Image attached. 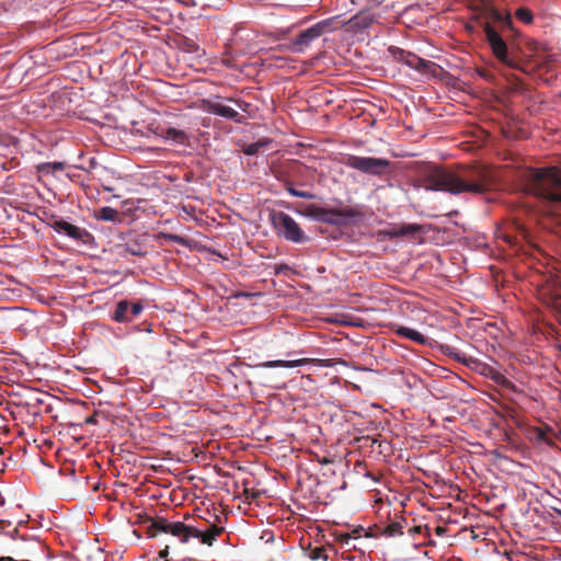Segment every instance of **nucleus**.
<instances>
[{
    "label": "nucleus",
    "instance_id": "1",
    "mask_svg": "<svg viewBox=\"0 0 561 561\" xmlns=\"http://www.w3.org/2000/svg\"><path fill=\"white\" fill-rule=\"evenodd\" d=\"M424 186L451 194H484L494 185L492 171L481 164L462 165L455 171L430 165L422 175Z\"/></svg>",
    "mask_w": 561,
    "mask_h": 561
},
{
    "label": "nucleus",
    "instance_id": "2",
    "mask_svg": "<svg viewBox=\"0 0 561 561\" xmlns=\"http://www.w3.org/2000/svg\"><path fill=\"white\" fill-rule=\"evenodd\" d=\"M537 197L561 207V169L548 168L538 170L529 185Z\"/></svg>",
    "mask_w": 561,
    "mask_h": 561
},
{
    "label": "nucleus",
    "instance_id": "3",
    "mask_svg": "<svg viewBox=\"0 0 561 561\" xmlns=\"http://www.w3.org/2000/svg\"><path fill=\"white\" fill-rule=\"evenodd\" d=\"M345 25L343 21H341L340 15L331 16L324 20L319 21L307 30L301 31L295 39H293V50L295 53H304L306 48H308L312 42L318 39L324 34H329L342 28Z\"/></svg>",
    "mask_w": 561,
    "mask_h": 561
},
{
    "label": "nucleus",
    "instance_id": "4",
    "mask_svg": "<svg viewBox=\"0 0 561 561\" xmlns=\"http://www.w3.org/2000/svg\"><path fill=\"white\" fill-rule=\"evenodd\" d=\"M302 214L323 224L343 226L346 225L348 220L357 217L359 211L350 206L327 208L316 204H309L306 206Z\"/></svg>",
    "mask_w": 561,
    "mask_h": 561
},
{
    "label": "nucleus",
    "instance_id": "5",
    "mask_svg": "<svg viewBox=\"0 0 561 561\" xmlns=\"http://www.w3.org/2000/svg\"><path fill=\"white\" fill-rule=\"evenodd\" d=\"M343 163L347 168L373 176H382L389 173L391 167V162L387 159L376 157H362L355 154L346 156Z\"/></svg>",
    "mask_w": 561,
    "mask_h": 561
},
{
    "label": "nucleus",
    "instance_id": "6",
    "mask_svg": "<svg viewBox=\"0 0 561 561\" xmlns=\"http://www.w3.org/2000/svg\"><path fill=\"white\" fill-rule=\"evenodd\" d=\"M271 220L277 234L294 243H302L308 240L299 225L284 211H276L271 215Z\"/></svg>",
    "mask_w": 561,
    "mask_h": 561
},
{
    "label": "nucleus",
    "instance_id": "7",
    "mask_svg": "<svg viewBox=\"0 0 561 561\" xmlns=\"http://www.w3.org/2000/svg\"><path fill=\"white\" fill-rule=\"evenodd\" d=\"M486 41L496 59L513 69H519L518 61L508 53V47L500 33L489 23L483 25Z\"/></svg>",
    "mask_w": 561,
    "mask_h": 561
},
{
    "label": "nucleus",
    "instance_id": "8",
    "mask_svg": "<svg viewBox=\"0 0 561 561\" xmlns=\"http://www.w3.org/2000/svg\"><path fill=\"white\" fill-rule=\"evenodd\" d=\"M389 51L392 54V56L403 62L404 65L409 66L412 69L417 70L421 73H428L433 72L436 68V64L431 60H425L415 54H412L410 51H405L399 47L391 46L389 48Z\"/></svg>",
    "mask_w": 561,
    "mask_h": 561
},
{
    "label": "nucleus",
    "instance_id": "9",
    "mask_svg": "<svg viewBox=\"0 0 561 561\" xmlns=\"http://www.w3.org/2000/svg\"><path fill=\"white\" fill-rule=\"evenodd\" d=\"M48 226L51 227L56 232L64 233L69 238L76 241H81L83 243H85L89 239L92 238L91 233L85 229H82L64 219H60L56 215H50Z\"/></svg>",
    "mask_w": 561,
    "mask_h": 561
},
{
    "label": "nucleus",
    "instance_id": "10",
    "mask_svg": "<svg viewBox=\"0 0 561 561\" xmlns=\"http://www.w3.org/2000/svg\"><path fill=\"white\" fill-rule=\"evenodd\" d=\"M144 307L140 302L129 304L127 300H121L117 302L116 308L112 314V320L115 322H129L137 317Z\"/></svg>",
    "mask_w": 561,
    "mask_h": 561
},
{
    "label": "nucleus",
    "instance_id": "11",
    "mask_svg": "<svg viewBox=\"0 0 561 561\" xmlns=\"http://www.w3.org/2000/svg\"><path fill=\"white\" fill-rule=\"evenodd\" d=\"M204 107L210 114L218 115L227 119H231L239 124L244 122V116L240 115L232 107L225 105L220 102L204 101Z\"/></svg>",
    "mask_w": 561,
    "mask_h": 561
},
{
    "label": "nucleus",
    "instance_id": "12",
    "mask_svg": "<svg viewBox=\"0 0 561 561\" xmlns=\"http://www.w3.org/2000/svg\"><path fill=\"white\" fill-rule=\"evenodd\" d=\"M147 237L145 234H137L128 239L124 244H121L123 253L134 256H146L148 254Z\"/></svg>",
    "mask_w": 561,
    "mask_h": 561
},
{
    "label": "nucleus",
    "instance_id": "13",
    "mask_svg": "<svg viewBox=\"0 0 561 561\" xmlns=\"http://www.w3.org/2000/svg\"><path fill=\"white\" fill-rule=\"evenodd\" d=\"M312 362H316V359L311 358H299V359H293V360H284V359H276V360H267L263 362L256 365V367L262 368H296L300 366H305L307 364H310Z\"/></svg>",
    "mask_w": 561,
    "mask_h": 561
},
{
    "label": "nucleus",
    "instance_id": "14",
    "mask_svg": "<svg viewBox=\"0 0 561 561\" xmlns=\"http://www.w3.org/2000/svg\"><path fill=\"white\" fill-rule=\"evenodd\" d=\"M224 527L211 525L207 530L201 531L197 528L193 527L190 534L192 537L199 538L204 545L211 546L214 541L224 533Z\"/></svg>",
    "mask_w": 561,
    "mask_h": 561
},
{
    "label": "nucleus",
    "instance_id": "15",
    "mask_svg": "<svg viewBox=\"0 0 561 561\" xmlns=\"http://www.w3.org/2000/svg\"><path fill=\"white\" fill-rule=\"evenodd\" d=\"M160 135L165 140H171L176 145H186L188 142V135L174 127L162 128Z\"/></svg>",
    "mask_w": 561,
    "mask_h": 561
},
{
    "label": "nucleus",
    "instance_id": "16",
    "mask_svg": "<svg viewBox=\"0 0 561 561\" xmlns=\"http://www.w3.org/2000/svg\"><path fill=\"white\" fill-rule=\"evenodd\" d=\"M192 529V526H187L182 522L169 523L167 534L179 537L182 542H187L192 537V534H190Z\"/></svg>",
    "mask_w": 561,
    "mask_h": 561
},
{
    "label": "nucleus",
    "instance_id": "17",
    "mask_svg": "<svg viewBox=\"0 0 561 561\" xmlns=\"http://www.w3.org/2000/svg\"><path fill=\"white\" fill-rule=\"evenodd\" d=\"M394 332L397 335L404 337V339H409L420 345H425L428 342V339L425 335H423L422 333H420L419 331H416L414 329L399 325L394 330Z\"/></svg>",
    "mask_w": 561,
    "mask_h": 561
},
{
    "label": "nucleus",
    "instance_id": "18",
    "mask_svg": "<svg viewBox=\"0 0 561 561\" xmlns=\"http://www.w3.org/2000/svg\"><path fill=\"white\" fill-rule=\"evenodd\" d=\"M94 218L110 222H122V216L115 208L105 206L94 211Z\"/></svg>",
    "mask_w": 561,
    "mask_h": 561
},
{
    "label": "nucleus",
    "instance_id": "19",
    "mask_svg": "<svg viewBox=\"0 0 561 561\" xmlns=\"http://www.w3.org/2000/svg\"><path fill=\"white\" fill-rule=\"evenodd\" d=\"M378 535L382 537H396L402 535V525L400 522H390L387 525L376 526Z\"/></svg>",
    "mask_w": 561,
    "mask_h": 561
},
{
    "label": "nucleus",
    "instance_id": "20",
    "mask_svg": "<svg viewBox=\"0 0 561 561\" xmlns=\"http://www.w3.org/2000/svg\"><path fill=\"white\" fill-rule=\"evenodd\" d=\"M491 16L494 22H497L504 28H512L513 21L510 14H502L501 12L493 10Z\"/></svg>",
    "mask_w": 561,
    "mask_h": 561
},
{
    "label": "nucleus",
    "instance_id": "21",
    "mask_svg": "<svg viewBox=\"0 0 561 561\" xmlns=\"http://www.w3.org/2000/svg\"><path fill=\"white\" fill-rule=\"evenodd\" d=\"M515 18L524 24H530L534 20L533 12L528 8H519L515 12Z\"/></svg>",
    "mask_w": 561,
    "mask_h": 561
},
{
    "label": "nucleus",
    "instance_id": "22",
    "mask_svg": "<svg viewBox=\"0 0 561 561\" xmlns=\"http://www.w3.org/2000/svg\"><path fill=\"white\" fill-rule=\"evenodd\" d=\"M169 523L170 522L168 519L163 518V517L153 518L152 523H151V526H150V529H153V530L159 531V533L167 534L168 533Z\"/></svg>",
    "mask_w": 561,
    "mask_h": 561
},
{
    "label": "nucleus",
    "instance_id": "23",
    "mask_svg": "<svg viewBox=\"0 0 561 561\" xmlns=\"http://www.w3.org/2000/svg\"><path fill=\"white\" fill-rule=\"evenodd\" d=\"M447 354L455 358L457 362L465 364L466 366H470L472 363H476V360H473L470 357H467L465 354L460 352L450 351L449 347Z\"/></svg>",
    "mask_w": 561,
    "mask_h": 561
},
{
    "label": "nucleus",
    "instance_id": "24",
    "mask_svg": "<svg viewBox=\"0 0 561 561\" xmlns=\"http://www.w3.org/2000/svg\"><path fill=\"white\" fill-rule=\"evenodd\" d=\"M551 307L556 312V317L561 324V295H554L551 297Z\"/></svg>",
    "mask_w": 561,
    "mask_h": 561
},
{
    "label": "nucleus",
    "instance_id": "25",
    "mask_svg": "<svg viewBox=\"0 0 561 561\" xmlns=\"http://www.w3.org/2000/svg\"><path fill=\"white\" fill-rule=\"evenodd\" d=\"M310 558L312 560H323V561H327L328 560V554H327V550L324 547H317L314 548L311 553H310Z\"/></svg>",
    "mask_w": 561,
    "mask_h": 561
},
{
    "label": "nucleus",
    "instance_id": "26",
    "mask_svg": "<svg viewBox=\"0 0 561 561\" xmlns=\"http://www.w3.org/2000/svg\"><path fill=\"white\" fill-rule=\"evenodd\" d=\"M371 22V19H369L368 16H360V15H356L354 16L350 23H353L355 26H358V27H368L369 24Z\"/></svg>",
    "mask_w": 561,
    "mask_h": 561
},
{
    "label": "nucleus",
    "instance_id": "27",
    "mask_svg": "<svg viewBox=\"0 0 561 561\" xmlns=\"http://www.w3.org/2000/svg\"><path fill=\"white\" fill-rule=\"evenodd\" d=\"M161 238L165 239V240H169V241H172V242H175L178 244H182V245H185L186 244V240L185 238L181 237V236H178V234H173V233H161Z\"/></svg>",
    "mask_w": 561,
    "mask_h": 561
},
{
    "label": "nucleus",
    "instance_id": "28",
    "mask_svg": "<svg viewBox=\"0 0 561 561\" xmlns=\"http://www.w3.org/2000/svg\"><path fill=\"white\" fill-rule=\"evenodd\" d=\"M421 227L417 225H405L401 228L400 233L401 234H414L420 232Z\"/></svg>",
    "mask_w": 561,
    "mask_h": 561
},
{
    "label": "nucleus",
    "instance_id": "29",
    "mask_svg": "<svg viewBox=\"0 0 561 561\" xmlns=\"http://www.w3.org/2000/svg\"><path fill=\"white\" fill-rule=\"evenodd\" d=\"M229 102H232L237 107H239L240 110H242L243 112H248L249 107H250V103L243 101V100H240V99H232V98H229L227 99Z\"/></svg>",
    "mask_w": 561,
    "mask_h": 561
},
{
    "label": "nucleus",
    "instance_id": "30",
    "mask_svg": "<svg viewBox=\"0 0 561 561\" xmlns=\"http://www.w3.org/2000/svg\"><path fill=\"white\" fill-rule=\"evenodd\" d=\"M261 147L262 145L260 142L250 144L249 146L245 147L244 153L249 156H254L259 153Z\"/></svg>",
    "mask_w": 561,
    "mask_h": 561
},
{
    "label": "nucleus",
    "instance_id": "31",
    "mask_svg": "<svg viewBox=\"0 0 561 561\" xmlns=\"http://www.w3.org/2000/svg\"><path fill=\"white\" fill-rule=\"evenodd\" d=\"M291 196H296V197H300V198H305V199H313L316 197L314 194H312L311 192H308V191L291 192Z\"/></svg>",
    "mask_w": 561,
    "mask_h": 561
},
{
    "label": "nucleus",
    "instance_id": "32",
    "mask_svg": "<svg viewBox=\"0 0 561 561\" xmlns=\"http://www.w3.org/2000/svg\"><path fill=\"white\" fill-rule=\"evenodd\" d=\"M551 220L556 224L554 232L561 234V215L553 217Z\"/></svg>",
    "mask_w": 561,
    "mask_h": 561
},
{
    "label": "nucleus",
    "instance_id": "33",
    "mask_svg": "<svg viewBox=\"0 0 561 561\" xmlns=\"http://www.w3.org/2000/svg\"><path fill=\"white\" fill-rule=\"evenodd\" d=\"M353 538H356V536H353L352 534H343V535H341L340 540H341V542L343 545L350 546L351 545V540Z\"/></svg>",
    "mask_w": 561,
    "mask_h": 561
},
{
    "label": "nucleus",
    "instance_id": "34",
    "mask_svg": "<svg viewBox=\"0 0 561 561\" xmlns=\"http://www.w3.org/2000/svg\"><path fill=\"white\" fill-rule=\"evenodd\" d=\"M51 167H53V169H54V170L61 171V170H64L65 164H64L62 162H54V163L51 164Z\"/></svg>",
    "mask_w": 561,
    "mask_h": 561
},
{
    "label": "nucleus",
    "instance_id": "35",
    "mask_svg": "<svg viewBox=\"0 0 561 561\" xmlns=\"http://www.w3.org/2000/svg\"><path fill=\"white\" fill-rule=\"evenodd\" d=\"M168 556H169V547L167 546L164 549H162L159 552V557L162 558V559H165Z\"/></svg>",
    "mask_w": 561,
    "mask_h": 561
},
{
    "label": "nucleus",
    "instance_id": "36",
    "mask_svg": "<svg viewBox=\"0 0 561 561\" xmlns=\"http://www.w3.org/2000/svg\"><path fill=\"white\" fill-rule=\"evenodd\" d=\"M537 432H538L537 436H538L539 439H541V440H546L547 439L546 435H545V432L542 430H538Z\"/></svg>",
    "mask_w": 561,
    "mask_h": 561
},
{
    "label": "nucleus",
    "instance_id": "37",
    "mask_svg": "<svg viewBox=\"0 0 561 561\" xmlns=\"http://www.w3.org/2000/svg\"><path fill=\"white\" fill-rule=\"evenodd\" d=\"M85 423H88V424H95L96 423L95 416L87 417Z\"/></svg>",
    "mask_w": 561,
    "mask_h": 561
},
{
    "label": "nucleus",
    "instance_id": "38",
    "mask_svg": "<svg viewBox=\"0 0 561 561\" xmlns=\"http://www.w3.org/2000/svg\"><path fill=\"white\" fill-rule=\"evenodd\" d=\"M492 379L495 380L496 382H500V379H503V376H501L500 374H495L492 376Z\"/></svg>",
    "mask_w": 561,
    "mask_h": 561
},
{
    "label": "nucleus",
    "instance_id": "39",
    "mask_svg": "<svg viewBox=\"0 0 561 561\" xmlns=\"http://www.w3.org/2000/svg\"><path fill=\"white\" fill-rule=\"evenodd\" d=\"M287 192L291 195V192H297L298 190L294 188L290 184L286 186Z\"/></svg>",
    "mask_w": 561,
    "mask_h": 561
},
{
    "label": "nucleus",
    "instance_id": "40",
    "mask_svg": "<svg viewBox=\"0 0 561 561\" xmlns=\"http://www.w3.org/2000/svg\"><path fill=\"white\" fill-rule=\"evenodd\" d=\"M190 48H191V50H196L197 46L193 43V44H190Z\"/></svg>",
    "mask_w": 561,
    "mask_h": 561
},
{
    "label": "nucleus",
    "instance_id": "41",
    "mask_svg": "<svg viewBox=\"0 0 561 561\" xmlns=\"http://www.w3.org/2000/svg\"><path fill=\"white\" fill-rule=\"evenodd\" d=\"M360 531H364V529L363 528L356 529V530L353 531V534L358 535Z\"/></svg>",
    "mask_w": 561,
    "mask_h": 561
},
{
    "label": "nucleus",
    "instance_id": "42",
    "mask_svg": "<svg viewBox=\"0 0 561 561\" xmlns=\"http://www.w3.org/2000/svg\"><path fill=\"white\" fill-rule=\"evenodd\" d=\"M128 204H129V201H124V202H123V205H124V206H127Z\"/></svg>",
    "mask_w": 561,
    "mask_h": 561
}]
</instances>
